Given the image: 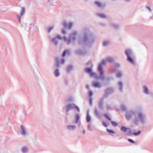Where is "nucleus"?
I'll return each instance as SVG.
<instances>
[{
    "label": "nucleus",
    "instance_id": "f257e3e1",
    "mask_svg": "<svg viewBox=\"0 0 153 153\" xmlns=\"http://www.w3.org/2000/svg\"><path fill=\"white\" fill-rule=\"evenodd\" d=\"M95 37L88 28L85 29L82 36L78 41L79 45L88 47H91L94 43Z\"/></svg>",
    "mask_w": 153,
    "mask_h": 153
},
{
    "label": "nucleus",
    "instance_id": "f03ea898",
    "mask_svg": "<svg viewBox=\"0 0 153 153\" xmlns=\"http://www.w3.org/2000/svg\"><path fill=\"white\" fill-rule=\"evenodd\" d=\"M114 59L112 57H109L106 58V60L102 61L99 65L98 70L100 74V76L98 78L99 79L101 80H104L105 79V76L104 75V71L102 67L103 65H104L107 62L111 63L113 62Z\"/></svg>",
    "mask_w": 153,
    "mask_h": 153
},
{
    "label": "nucleus",
    "instance_id": "7ed1b4c3",
    "mask_svg": "<svg viewBox=\"0 0 153 153\" xmlns=\"http://www.w3.org/2000/svg\"><path fill=\"white\" fill-rule=\"evenodd\" d=\"M125 53L127 57V60L131 64L134 65L135 62L133 53L131 50L129 49H126Z\"/></svg>",
    "mask_w": 153,
    "mask_h": 153
},
{
    "label": "nucleus",
    "instance_id": "20e7f679",
    "mask_svg": "<svg viewBox=\"0 0 153 153\" xmlns=\"http://www.w3.org/2000/svg\"><path fill=\"white\" fill-rule=\"evenodd\" d=\"M85 72L88 74L90 77H95L99 79L98 78L100 76L98 77L96 73L93 72L91 68H85Z\"/></svg>",
    "mask_w": 153,
    "mask_h": 153
},
{
    "label": "nucleus",
    "instance_id": "39448f33",
    "mask_svg": "<svg viewBox=\"0 0 153 153\" xmlns=\"http://www.w3.org/2000/svg\"><path fill=\"white\" fill-rule=\"evenodd\" d=\"M138 117L139 118V121L142 124H144L145 123L146 116L141 112H138Z\"/></svg>",
    "mask_w": 153,
    "mask_h": 153
},
{
    "label": "nucleus",
    "instance_id": "423d86ee",
    "mask_svg": "<svg viewBox=\"0 0 153 153\" xmlns=\"http://www.w3.org/2000/svg\"><path fill=\"white\" fill-rule=\"evenodd\" d=\"M74 108L76 110V105L74 104H69L66 105V111L68 112L70 110Z\"/></svg>",
    "mask_w": 153,
    "mask_h": 153
},
{
    "label": "nucleus",
    "instance_id": "0eeeda50",
    "mask_svg": "<svg viewBox=\"0 0 153 153\" xmlns=\"http://www.w3.org/2000/svg\"><path fill=\"white\" fill-rule=\"evenodd\" d=\"M62 24L64 27L68 29H71L73 26V24L72 23H67L65 22H63Z\"/></svg>",
    "mask_w": 153,
    "mask_h": 153
},
{
    "label": "nucleus",
    "instance_id": "6e6552de",
    "mask_svg": "<svg viewBox=\"0 0 153 153\" xmlns=\"http://www.w3.org/2000/svg\"><path fill=\"white\" fill-rule=\"evenodd\" d=\"M108 96H103V98H101L100 99L99 101V108L102 110L103 108V98L107 97Z\"/></svg>",
    "mask_w": 153,
    "mask_h": 153
},
{
    "label": "nucleus",
    "instance_id": "1a4fd4ad",
    "mask_svg": "<svg viewBox=\"0 0 153 153\" xmlns=\"http://www.w3.org/2000/svg\"><path fill=\"white\" fill-rule=\"evenodd\" d=\"M92 85L95 88H100L101 87V85L100 83L95 81L92 82Z\"/></svg>",
    "mask_w": 153,
    "mask_h": 153
},
{
    "label": "nucleus",
    "instance_id": "9d476101",
    "mask_svg": "<svg viewBox=\"0 0 153 153\" xmlns=\"http://www.w3.org/2000/svg\"><path fill=\"white\" fill-rule=\"evenodd\" d=\"M76 126L75 125H68L66 126V129L70 131H73L76 128Z\"/></svg>",
    "mask_w": 153,
    "mask_h": 153
},
{
    "label": "nucleus",
    "instance_id": "9b49d317",
    "mask_svg": "<svg viewBox=\"0 0 153 153\" xmlns=\"http://www.w3.org/2000/svg\"><path fill=\"white\" fill-rule=\"evenodd\" d=\"M131 113L133 114H135V113L133 111H131L130 112H128L125 115L126 119L127 120H130L132 118V115L130 113Z\"/></svg>",
    "mask_w": 153,
    "mask_h": 153
},
{
    "label": "nucleus",
    "instance_id": "f8f14e48",
    "mask_svg": "<svg viewBox=\"0 0 153 153\" xmlns=\"http://www.w3.org/2000/svg\"><path fill=\"white\" fill-rule=\"evenodd\" d=\"M143 92L146 94H149V91L148 87L146 85H144L143 86Z\"/></svg>",
    "mask_w": 153,
    "mask_h": 153
},
{
    "label": "nucleus",
    "instance_id": "ddd939ff",
    "mask_svg": "<svg viewBox=\"0 0 153 153\" xmlns=\"http://www.w3.org/2000/svg\"><path fill=\"white\" fill-rule=\"evenodd\" d=\"M76 34L75 33H73L71 35L70 39H68L66 40L67 43H69L71 40H74L75 39Z\"/></svg>",
    "mask_w": 153,
    "mask_h": 153
},
{
    "label": "nucleus",
    "instance_id": "4468645a",
    "mask_svg": "<svg viewBox=\"0 0 153 153\" xmlns=\"http://www.w3.org/2000/svg\"><path fill=\"white\" fill-rule=\"evenodd\" d=\"M20 132L21 134L22 135H25L26 134V131L22 125H21L20 126Z\"/></svg>",
    "mask_w": 153,
    "mask_h": 153
},
{
    "label": "nucleus",
    "instance_id": "2eb2a0df",
    "mask_svg": "<svg viewBox=\"0 0 153 153\" xmlns=\"http://www.w3.org/2000/svg\"><path fill=\"white\" fill-rule=\"evenodd\" d=\"M89 111L88 110L87 112V115L86 117V121L87 123H90L91 120V118L89 115Z\"/></svg>",
    "mask_w": 153,
    "mask_h": 153
},
{
    "label": "nucleus",
    "instance_id": "dca6fc26",
    "mask_svg": "<svg viewBox=\"0 0 153 153\" xmlns=\"http://www.w3.org/2000/svg\"><path fill=\"white\" fill-rule=\"evenodd\" d=\"M118 86L119 89L121 92H122L123 88V82L121 81L118 82Z\"/></svg>",
    "mask_w": 153,
    "mask_h": 153
},
{
    "label": "nucleus",
    "instance_id": "f3484780",
    "mask_svg": "<svg viewBox=\"0 0 153 153\" xmlns=\"http://www.w3.org/2000/svg\"><path fill=\"white\" fill-rule=\"evenodd\" d=\"M114 92V89L112 88H107L105 91V93L107 94L112 93Z\"/></svg>",
    "mask_w": 153,
    "mask_h": 153
},
{
    "label": "nucleus",
    "instance_id": "a211bd4d",
    "mask_svg": "<svg viewBox=\"0 0 153 153\" xmlns=\"http://www.w3.org/2000/svg\"><path fill=\"white\" fill-rule=\"evenodd\" d=\"M128 129L130 130V128H127L126 126H121L120 128V130L124 132H127L128 131Z\"/></svg>",
    "mask_w": 153,
    "mask_h": 153
},
{
    "label": "nucleus",
    "instance_id": "6ab92c4d",
    "mask_svg": "<svg viewBox=\"0 0 153 153\" xmlns=\"http://www.w3.org/2000/svg\"><path fill=\"white\" fill-rule=\"evenodd\" d=\"M96 15L101 18L105 19L107 18V16L104 14L97 13Z\"/></svg>",
    "mask_w": 153,
    "mask_h": 153
},
{
    "label": "nucleus",
    "instance_id": "aec40b11",
    "mask_svg": "<svg viewBox=\"0 0 153 153\" xmlns=\"http://www.w3.org/2000/svg\"><path fill=\"white\" fill-rule=\"evenodd\" d=\"M95 4L98 7L100 8H103L105 7V4H102L101 3L97 1H96L95 2Z\"/></svg>",
    "mask_w": 153,
    "mask_h": 153
},
{
    "label": "nucleus",
    "instance_id": "412c9836",
    "mask_svg": "<svg viewBox=\"0 0 153 153\" xmlns=\"http://www.w3.org/2000/svg\"><path fill=\"white\" fill-rule=\"evenodd\" d=\"M122 72L120 71H118L116 74V77L118 78H121L122 76Z\"/></svg>",
    "mask_w": 153,
    "mask_h": 153
},
{
    "label": "nucleus",
    "instance_id": "4be33fe9",
    "mask_svg": "<svg viewBox=\"0 0 153 153\" xmlns=\"http://www.w3.org/2000/svg\"><path fill=\"white\" fill-rule=\"evenodd\" d=\"M86 53V51L84 50H79L77 51V54L80 55H84Z\"/></svg>",
    "mask_w": 153,
    "mask_h": 153
},
{
    "label": "nucleus",
    "instance_id": "5701e85b",
    "mask_svg": "<svg viewBox=\"0 0 153 153\" xmlns=\"http://www.w3.org/2000/svg\"><path fill=\"white\" fill-rule=\"evenodd\" d=\"M56 65L57 66H58L59 65V64H64L65 63V60L64 59H62L61 60L59 63V62L58 61V60L57 59H56Z\"/></svg>",
    "mask_w": 153,
    "mask_h": 153
},
{
    "label": "nucleus",
    "instance_id": "b1692460",
    "mask_svg": "<svg viewBox=\"0 0 153 153\" xmlns=\"http://www.w3.org/2000/svg\"><path fill=\"white\" fill-rule=\"evenodd\" d=\"M28 151V149L26 146H23L22 148V152L23 153H26Z\"/></svg>",
    "mask_w": 153,
    "mask_h": 153
},
{
    "label": "nucleus",
    "instance_id": "393cba45",
    "mask_svg": "<svg viewBox=\"0 0 153 153\" xmlns=\"http://www.w3.org/2000/svg\"><path fill=\"white\" fill-rule=\"evenodd\" d=\"M106 131L107 132H108L109 133V134H110L111 135H112V134H115V131L114 130H113L112 129H107Z\"/></svg>",
    "mask_w": 153,
    "mask_h": 153
},
{
    "label": "nucleus",
    "instance_id": "a878e982",
    "mask_svg": "<svg viewBox=\"0 0 153 153\" xmlns=\"http://www.w3.org/2000/svg\"><path fill=\"white\" fill-rule=\"evenodd\" d=\"M131 129L130 128V129H128L127 131V133L126 134L127 136H131L132 135H133V133L131 132Z\"/></svg>",
    "mask_w": 153,
    "mask_h": 153
},
{
    "label": "nucleus",
    "instance_id": "bb28decb",
    "mask_svg": "<svg viewBox=\"0 0 153 153\" xmlns=\"http://www.w3.org/2000/svg\"><path fill=\"white\" fill-rule=\"evenodd\" d=\"M88 102L90 105H91L92 104L93 98L92 96H88Z\"/></svg>",
    "mask_w": 153,
    "mask_h": 153
},
{
    "label": "nucleus",
    "instance_id": "cd10ccee",
    "mask_svg": "<svg viewBox=\"0 0 153 153\" xmlns=\"http://www.w3.org/2000/svg\"><path fill=\"white\" fill-rule=\"evenodd\" d=\"M104 117L107 120L109 121H111V117L109 116L108 114H105L104 115Z\"/></svg>",
    "mask_w": 153,
    "mask_h": 153
},
{
    "label": "nucleus",
    "instance_id": "c85d7f7f",
    "mask_svg": "<svg viewBox=\"0 0 153 153\" xmlns=\"http://www.w3.org/2000/svg\"><path fill=\"white\" fill-rule=\"evenodd\" d=\"M94 114L97 117L100 118V114L99 113L97 109H95L94 110Z\"/></svg>",
    "mask_w": 153,
    "mask_h": 153
},
{
    "label": "nucleus",
    "instance_id": "c756f323",
    "mask_svg": "<svg viewBox=\"0 0 153 153\" xmlns=\"http://www.w3.org/2000/svg\"><path fill=\"white\" fill-rule=\"evenodd\" d=\"M139 121V118H136L134 120L133 123L135 125H137Z\"/></svg>",
    "mask_w": 153,
    "mask_h": 153
},
{
    "label": "nucleus",
    "instance_id": "7c9ffc66",
    "mask_svg": "<svg viewBox=\"0 0 153 153\" xmlns=\"http://www.w3.org/2000/svg\"><path fill=\"white\" fill-rule=\"evenodd\" d=\"M121 108L122 110L123 111H125L126 110V107L123 104L121 105Z\"/></svg>",
    "mask_w": 153,
    "mask_h": 153
},
{
    "label": "nucleus",
    "instance_id": "2f4dec72",
    "mask_svg": "<svg viewBox=\"0 0 153 153\" xmlns=\"http://www.w3.org/2000/svg\"><path fill=\"white\" fill-rule=\"evenodd\" d=\"M141 131L140 130H139L137 132H135L133 133V135L135 136H137L139 134H140L141 133Z\"/></svg>",
    "mask_w": 153,
    "mask_h": 153
},
{
    "label": "nucleus",
    "instance_id": "473e14b6",
    "mask_svg": "<svg viewBox=\"0 0 153 153\" xmlns=\"http://www.w3.org/2000/svg\"><path fill=\"white\" fill-rule=\"evenodd\" d=\"M111 124L114 126H118V124L117 122L113 121L112 120L110 121Z\"/></svg>",
    "mask_w": 153,
    "mask_h": 153
},
{
    "label": "nucleus",
    "instance_id": "72a5a7b5",
    "mask_svg": "<svg viewBox=\"0 0 153 153\" xmlns=\"http://www.w3.org/2000/svg\"><path fill=\"white\" fill-rule=\"evenodd\" d=\"M70 52L69 51L67 50L65 51L63 53L62 56L64 57L65 56L66 54H69Z\"/></svg>",
    "mask_w": 153,
    "mask_h": 153
},
{
    "label": "nucleus",
    "instance_id": "f704fd0d",
    "mask_svg": "<svg viewBox=\"0 0 153 153\" xmlns=\"http://www.w3.org/2000/svg\"><path fill=\"white\" fill-rule=\"evenodd\" d=\"M25 9L24 8L22 7L21 9V12H20V14L21 16H22L25 12Z\"/></svg>",
    "mask_w": 153,
    "mask_h": 153
},
{
    "label": "nucleus",
    "instance_id": "c9c22d12",
    "mask_svg": "<svg viewBox=\"0 0 153 153\" xmlns=\"http://www.w3.org/2000/svg\"><path fill=\"white\" fill-rule=\"evenodd\" d=\"M88 129L89 131H92L93 129L91 127V124L90 123H89L88 126Z\"/></svg>",
    "mask_w": 153,
    "mask_h": 153
},
{
    "label": "nucleus",
    "instance_id": "e433bc0d",
    "mask_svg": "<svg viewBox=\"0 0 153 153\" xmlns=\"http://www.w3.org/2000/svg\"><path fill=\"white\" fill-rule=\"evenodd\" d=\"M109 44V42L107 41H105L103 42V45L104 46H106Z\"/></svg>",
    "mask_w": 153,
    "mask_h": 153
},
{
    "label": "nucleus",
    "instance_id": "4c0bfd02",
    "mask_svg": "<svg viewBox=\"0 0 153 153\" xmlns=\"http://www.w3.org/2000/svg\"><path fill=\"white\" fill-rule=\"evenodd\" d=\"M128 140L129 142L132 143H135V142L134 140L131 139H128Z\"/></svg>",
    "mask_w": 153,
    "mask_h": 153
},
{
    "label": "nucleus",
    "instance_id": "58836bf2",
    "mask_svg": "<svg viewBox=\"0 0 153 153\" xmlns=\"http://www.w3.org/2000/svg\"><path fill=\"white\" fill-rule=\"evenodd\" d=\"M112 26L114 27H115L116 28H117L119 27V26L118 25L113 24H112Z\"/></svg>",
    "mask_w": 153,
    "mask_h": 153
},
{
    "label": "nucleus",
    "instance_id": "ea45409f",
    "mask_svg": "<svg viewBox=\"0 0 153 153\" xmlns=\"http://www.w3.org/2000/svg\"><path fill=\"white\" fill-rule=\"evenodd\" d=\"M102 125L105 127H107L108 126V125L107 123L104 122H102Z\"/></svg>",
    "mask_w": 153,
    "mask_h": 153
},
{
    "label": "nucleus",
    "instance_id": "a19ab883",
    "mask_svg": "<svg viewBox=\"0 0 153 153\" xmlns=\"http://www.w3.org/2000/svg\"><path fill=\"white\" fill-rule=\"evenodd\" d=\"M120 65L119 64L116 63L114 64V66L115 68H119L120 67Z\"/></svg>",
    "mask_w": 153,
    "mask_h": 153
},
{
    "label": "nucleus",
    "instance_id": "79ce46f5",
    "mask_svg": "<svg viewBox=\"0 0 153 153\" xmlns=\"http://www.w3.org/2000/svg\"><path fill=\"white\" fill-rule=\"evenodd\" d=\"M72 99L71 97H70L68 99L66 100V101L68 102H71L72 101Z\"/></svg>",
    "mask_w": 153,
    "mask_h": 153
},
{
    "label": "nucleus",
    "instance_id": "37998d69",
    "mask_svg": "<svg viewBox=\"0 0 153 153\" xmlns=\"http://www.w3.org/2000/svg\"><path fill=\"white\" fill-rule=\"evenodd\" d=\"M55 74L56 76H58L59 75V72L58 70L55 71Z\"/></svg>",
    "mask_w": 153,
    "mask_h": 153
},
{
    "label": "nucleus",
    "instance_id": "c03bdc74",
    "mask_svg": "<svg viewBox=\"0 0 153 153\" xmlns=\"http://www.w3.org/2000/svg\"><path fill=\"white\" fill-rule=\"evenodd\" d=\"M111 109V107L110 105H107L106 106V109L107 110H109Z\"/></svg>",
    "mask_w": 153,
    "mask_h": 153
},
{
    "label": "nucleus",
    "instance_id": "a18cd8bd",
    "mask_svg": "<svg viewBox=\"0 0 153 153\" xmlns=\"http://www.w3.org/2000/svg\"><path fill=\"white\" fill-rule=\"evenodd\" d=\"M74 122L76 123V113L75 114V119L74 120Z\"/></svg>",
    "mask_w": 153,
    "mask_h": 153
},
{
    "label": "nucleus",
    "instance_id": "49530a36",
    "mask_svg": "<svg viewBox=\"0 0 153 153\" xmlns=\"http://www.w3.org/2000/svg\"><path fill=\"white\" fill-rule=\"evenodd\" d=\"M79 115L78 114H77V123L79 122Z\"/></svg>",
    "mask_w": 153,
    "mask_h": 153
},
{
    "label": "nucleus",
    "instance_id": "de8ad7c7",
    "mask_svg": "<svg viewBox=\"0 0 153 153\" xmlns=\"http://www.w3.org/2000/svg\"><path fill=\"white\" fill-rule=\"evenodd\" d=\"M146 8H147L149 10V11L151 12L152 11V10L150 8V7H148V6H146Z\"/></svg>",
    "mask_w": 153,
    "mask_h": 153
},
{
    "label": "nucleus",
    "instance_id": "09e8293b",
    "mask_svg": "<svg viewBox=\"0 0 153 153\" xmlns=\"http://www.w3.org/2000/svg\"><path fill=\"white\" fill-rule=\"evenodd\" d=\"M52 42H53L55 44H57V42H56V38L52 39Z\"/></svg>",
    "mask_w": 153,
    "mask_h": 153
},
{
    "label": "nucleus",
    "instance_id": "8fccbe9b",
    "mask_svg": "<svg viewBox=\"0 0 153 153\" xmlns=\"http://www.w3.org/2000/svg\"><path fill=\"white\" fill-rule=\"evenodd\" d=\"M93 95L92 92L91 91H89V95L88 96H92Z\"/></svg>",
    "mask_w": 153,
    "mask_h": 153
},
{
    "label": "nucleus",
    "instance_id": "3c124183",
    "mask_svg": "<svg viewBox=\"0 0 153 153\" xmlns=\"http://www.w3.org/2000/svg\"><path fill=\"white\" fill-rule=\"evenodd\" d=\"M53 27H50L48 29V32H50L51 31V30H52V29H53Z\"/></svg>",
    "mask_w": 153,
    "mask_h": 153
},
{
    "label": "nucleus",
    "instance_id": "603ef678",
    "mask_svg": "<svg viewBox=\"0 0 153 153\" xmlns=\"http://www.w3.org/2000/svg\"><path fill=\"white\" fill-rule=\"evenodd\" d=\"M81 124V123L80 122L79 120V122L78 123H77V125H78L79 126H80Z\"/></svg>",
    "mask_w": 153,
    "mask_h": 153
},
{
    "label": "nucleus",
    "instance_id": "864d4df0",
    "mask_svg": "<svg viewBox=\"0 0 153 153\" xmlns=\"http://www.w3.org/2000/svg\"><path fill=\"white\" fill-rule=\"evenodd\" d=\"M56 38L57 39H60L61 37L59 36H58L56 37Z\"/></svg>",
    "mask_w": 153,
    "mask_h": 153
},
{
    "label": "nucleus",
    "instance_id": "5fc2aeb1",
    "mask_svg": "<svg viewBox=\"0 0 153 153\" xmlns=\"http://www.w3.org/2000/svg\"><path fill=\"white\" fill-rule=\"evenodd\" d=\"M82 132L83 134H85L86 133L85 131V130H83Z\"/></svg>",
    "mask_w": 153,
    "mask_h": 153
},
{
    "label": "nucleus",
    "instance_id": "6e6d98bb",
    "mask_svg": "<svg viewBox=\"0 0 153 153\" xmlns=\"http://www.w3.org/2000/svg\"><path fill=\"white\" fill-rule=\"evenodd\" d=\"M17 17L18 18L19 22H20V17L19 16H17Z\"/></svg>",
    "mask_w": 153,
    "mask_h": 153
},
{
    "label": "nucleus",
    "instance_id": "4d7b16f0",
    "mask_svg": "<svg viewBox=\"0 0 153 153\" xmlns=\"http://www.w3.org/2000/svg\"><path fill=\"white\" fill-rule=\"evenodd\" d=\"M62 33H63V34H65V30H62Z\"/></svg>",
    "mask_w": 153,
    "mask_h": 153
},
{
    "label": "nucleus",
    "instance_id": "13d9d810",
    "mask_svg": "<svg viewBox=\"0 0 153 153\" xmlns=\"http://www.w3.org/2000/svg\"><path fill=\"white\" fill-rule=\"evenodd\" d=\"M79 108L77 106V111H79Z\"/></svg>",
    "mask_w": 153,
    "mask_h": 153
},
{
    "label": "nucleus",
    "instance_id": "bf43d9fd",
    "mask_svg": "<svg viewBox=\"0 0 153 153\" xmlns=\"http://www.w3.org/2000/svg\"><path fill=\"white\" fill-rule=\"evenodd\" d=\"M86 87L87 89H88L89 88V85H87L86 86Z\"/></svg>",
    "mask_w": 153,
    "mask_h": 153
},
{
    "label": "nucleus",
    "instance_id": "052dcab7",
    "mask_svg": "<svg viewBox=\"0 0 153 153\" xmlns=\"http://www.w3.org/2000/svg\"><path fill=\"white\" fill-rule=\"evenodd\" d=\"M71 68V67H68V68H67L68 70V71H69V70H70V68Z\"/></svg>",
    "mask_w": 153,
    "mask_h": 153
},
{
    "label": "nucleus",
    "instance_id": "680f3d73",
    "mask_svg": "<svg viewBox=\"0 0 153 153\" xmlns=\"http://www.w3.org/2000/svg\"><path fill=\"white\" fill-rule=\"evenodd\" d=\"M111 71L113 73H114L115 72V71L114 70H113V69H112V70H111Z\"/></svg>",
    "mask_w": 153,
    "mask_h": 153
},
{
    "label": "nucleus",
    "instance_id": "e2e57ef3",
    "mask_svg": "<svg viewBox=\"0 0 153 153\" xmlns=\"http://www.w3.org/2000/svg\"><path fill=\"white\" fill-rule=\"evenodd\" d=\"M125 1H129L130 0H125Z\"/></svg>",
    "mask_w": 153,
    "mask_h": 153
},
{
    "label": "nucleus",
    "instance_id": "0e129e2a",
    "mask_svg": "<svg viewBox=\"0 0 153 153\" xmlns=\"http://www.w3.org/2000/svg\"><path fill=\"white\" fill-rule=\"evenodd\" d=\"M2 107L3 108V109H4V106L3 105H2Z\"/></svg>",
    "mask_w": 153,
    "mask_h": 153
},
{
    "label": "nucleus",
    "instance_id": "69168bd1",
    "mask_svg": "<svg viewBox=\"0 0 153 153\" xmlns=\"http://www.w3.org/2000/svg\"><path fill=\"white\" fill-rule=\"evenodd\" d=\"M117 109H117V111H118V110H117Z\"/></svg>",
    "mask_w": 153,
    "mask_h": 153
}]
</instances>
